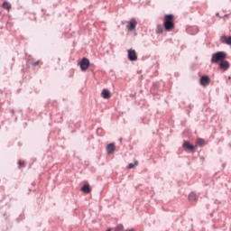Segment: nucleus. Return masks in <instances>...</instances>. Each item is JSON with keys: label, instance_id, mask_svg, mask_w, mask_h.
Masks as SVG:
<instances>
[{"label": "nucleus", "instance_id": "obj_1", "mask_svg": "<svg viewBox=\"0 0 231 231\" xmlns=\"http://www.w3.org/2000/svg\"><path fill=\"white\" fill-rule=\"evenodd\" d=\"M164 29L166 32H171L174 28V15L166 14L164 16Z\"/></svg>", "mask_w": 231, "mask_h": 231}, {"label": "nucleus", "instance_id": "obj_2", "mask_svg": "<svg viewBox=\"0 0 231 231\" xmlns=\"http://www.w3.org/2000/svg\"><path fill=\"white\" fill-rule=\"evenodd\" d=\"M226 59V52L225 51H217L214 53L211 57V63L217 64V62H221Z\"/></svg>", "mask_w": 231, "mask_h": 231}, {"label": "nucleus", "instance_id": "obj_3", "mask_svg": "<svg viewBox=\"0 0 231 231\" xmlns=\"http://www.w3.org/2000/svg\"><path fill=\"white\" fill-rule=\"evenodd\" d=\"M136 24H138V22L134 18H133L129 22H127L126 28H127L128 32H133L134 30H135Z\"/></svg>", "mask_w": 231, "mask_h": 231}, {"label": "nucleus", "instance_id": "obj_4", "mask_svg": "<svg viewBox=\"0 0 231 231\" xmlns=\"http://www.w3.org/2000/svg\"><path fill=\"white\" fill-rule=\"evenodd\" d=\"M79 64L81 71H86V69L89 68V60L88 58H83L81 60V62H79Z\"/></svg>", "mask_w": 231, "mask_h": 231}, {"label": "nucleus", "instance_id": "obj_5", "mask_svg": "<svg viewBox=\"0 0 231 231\" xmlns=\"http://www.w3.org/2000/svg\"><path fill=\"white\" fill-rule=\"evenodd\" d=\"M128 60H130L132 62L138 60V56L136 55V51L134 50H128Z\"/></svg>", "mask_w": 231, "mask_h": 231}, {"label": "nucleus", "instance_id": "obj_6", "mask_svg": "<svg viewBox=\"0 0 231 231\" xmlns=\"http://www.w3.org/2000/svg\"><path fill=\"white\" fill-rule=\"evenodd\" d=\"M208 84H210V78L208 76H201L200 86H203L205 88L206 86H208Z\"/></svg>", "mask_w": 231, "mask_h": 231}, {"label": "nucleus", "instance_id": "obj_7", "mask_svg": "<svg viewBox=\"0 0 231 231\" xmlns=\"http://www.w3.org/2000/svg\"><path fill=\"white\" fill-rule=\"evenodd\" d=\"M219 68H220V69H224V71H226V69H228V68H230V63H228V61L223 60L219 63Z\"/></svg>", "mask_w": 231, "mask_h": 231}, {"label": "nucleus", "instance_id": "obj_8", "mask_svg": "<svg viewBox=\"0 0 231 231\" xmlns=\"http://www.w3.org/2000/svg\"><path fill=\"white\" fill-rule=\"evenodd\" d=\"M220 42L225 43V44H227L228 46H230V44H231V36H229V37L221 36L220 37Z\"/></svg>", "mask_w": 231, "mask_h": 231}, {"label": "nucleus", "instance_id": "obj_9", "mask_svg": "<svg viewBox=\"0 0 231 231\" xmlns=\"http://www.w3.org/2000/svg\"><path fill=\"white\" fill-rule=\"evenodd\" d=\"M101 95H102L103 98H106V99L111 98V93L107 89H103L101 92Z\"/></svg>", "mask_w": 231, "mask_h": 231}, {"label": "nucleus", "instance_id": "obj_10", "mask_svg": "<svg viewBox=\"0 0 231 231\" xmlns=\"http://www.w3.org/2000/svg\"><path fill=\"white\" fill-rule=\"evenodd\" d=\"M106 152H107V154H112V152H115V144L109 143L106 146Z\"/></svg>", "mask_w": 231, "mask_h": 231}, {"label": "nucleus", "instance_id": "obj_11", "mask_svg": "<svg viewBox=\"0 0 231 231\" xmlns=\"http://www.w3.org/2000/svg\"><path fill=\"white\" fill-rule=\"evenodd\" d=\"M82 192H85V194H89L91 192V188H89V184H85L81 188Z\"/></svg>", "mask_w": 231, "mask_h": 231}, {"label": "nucleus", "instance_id": "obj_12", "mask_svg": "<svg viewBox=\"0 0 231 231\" xmlns=\"http://www.w3.org/2000/svg\"><path fill=\"white\" fill-rule=\"evenodd\" d=\"M183 147H185V149H188L189 151H194V145L190 144V143L189 142H184Z\"/></svg>", "mask_w": 231, "mask_h": 231}, {"label": "nucleus", "instance_id": "obj_13", "mask_svg": "<svg viewBox=\"0 0 231 231\" xmlns=\"http://www.w3.org/2000/svg\"><path fill=\"white\" fill-rule=\"evenodd\" d=\"M197 199H198V197L196 196V193H194V192L189 193V199L190 201H196Z\"/></svg>", "mask_w": 231, "mask_h": 231}, {"label": "nucleus", "instance_id": "obj_14", "mask_svg": "<svg viewBox=\"0 0 231 231\" xmlns=\"http://www.w3.org/2000/svg\"><path fill=\"white\" fill-rule=\"evenodd\" d=\"M3 8H5V10H10V8H12V5H10V3L8 2H4Z\"/></svg>", "mask_w": 231, "mask_h": 231}, {"label": "nucleus", "instance_id": "obj_15", "mask_svg": "<svg viewBox=\"0 0 231 231\" xmlns=\"http://www.w3.org/2000/svg\"><path fill=\"white\" fill-rule=\"evenodd\" d=\"M138 165V161H134V163L131 162L128 164V169H134V167H136Z\"/></svg>", "mask_w": 231, "mask_h": 231}, {"label": "nucleus", "instance_id": "obj_16", "mask_svg": "<svg viewBox=\"0 0 231 231\" xmlns=\"http://www.w3.org/2000/svg\"><path fill=\"white\" fill-rule=\"evenodd\" d=\"M156 33H163V27L162 25L157 26Z\"/></svg>", "mask_w": 231, "mask_h": 231}, {"label": "nucleus", "instance_id": "obj_17", "mask_svg": "<svg viewBox=\"0 0 231 231\" xmlns=\"http://www.w3.org/2000/svg\"><path fill=\"white\" fill-rule=\"evenodd\" d=\"M115 231H124V226L118 225V226L116 227Z\"/></svg>", "mask_w": 231, "mask_h": 231}, {"label": "nucleus", "instance_id": "obj_18", "mask_svg": "<svg viewBox=\"0 0 231 231\" xmlns=\"http://www.w3.org/2000/svg\"><path fill=\"white\" fill-rule=\"evenodd\" d=\"M18 165H19V169H21L22 167H24V165H26V162H24L23 161H19Z\"/></svg>", "mask_w": 231, "mask_h": 231}, {"label": "nucleus", "instance_id": "obj_19", "mask_svg": "<svg viewBox=\"0 0 231 231\" xmlns=\"http://www.w3.org/2000/svg\"><path fill=\"white\" fill-rule=\"evenodd\" d=\"M197 143H198V145H203V143H205V140L198 139Z\"/></svg>", "mask_w": 231, "mask_h": 231}, {"label": "nucleus", "instance_id": "obj_20", "mask_svg": "<svg viewBox=\"0 0 231 231\" xmlns=\"http://www.w3.org/2000/svg\"><path fill=\"white\" fill-rule=\"evenodd\" d=\"M32 66H39V61L34 62Z\"/></svg>", "mask_w": 231, "mask_h": 231}, {"label": "nucleus", "instance_id": "obj_21", "mask_svg": "<svg viewBox=\"0 0 231 231\" xmlns=\"http://www.w3.org/2000/svg\"><path fill=\"white\" fill-rule=\"evenodd\" d=\"M216 16H217V17H219V13H217V14H216Z\"/></svg>", "mask_w": 231, "mask_h": 231}, {"label": "nucleus", "instance_id": "obj_22", "mask_svg": "<svg viewBox=\"0 0 231 231\" xmlns=\"http://www.w3.org/2000/svg\"><path fill=\"white\" fill-rule=\"evenodd\" d=\"M100 131H102V129H97V133H100Z\"/></svg>", "mask_w": 231, "mask_h": 231}, {"label": "nucleus", "instance_id": "obj_23", "mask_svg": "<svg viewBox=\"0 0 231 231\" xmlns=\"http://www.w3.org/2000/svg\"><path fill=\"white\" fill-rule=\"evenodd\" d=\"M119 142H122V138L119 139Z\"/></svg>", "mask_w": 231, "mask_h": 231}, {"label": "nucleus", "instance_id": "obj_24", "mask_svg": "<svg viewBox=\"0 0 231 231\" xmlns=\"http://www.w3.org/2000/svg\"><path fill=\"white\" fill-rule=\"evenodd\" d=\"M106 231H111V229H107Z\"/></svg>", "mask_w": 231, "mask_h": 231}]
</instances>
